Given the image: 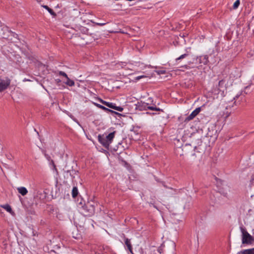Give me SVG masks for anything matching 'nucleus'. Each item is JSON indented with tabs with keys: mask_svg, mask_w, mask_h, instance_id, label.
Listing matches in <instances>:
<instances>
[{
	"mask_svg": "<svg viewBox=\"0 0 254 254\" xmlns=\"http://www.w3.org/2000/svg\"><path fill=\"white\" fill-rule=\"evenodd\" d=\"M96 205V203L94 201H89L84 206L82 207L81 212L85 216H91L95 212V207Z\"/></svg>",
	"mask_w": 254,
	"mask_h": 254,
	"instance_id": "obj_1",
	"label": "nucleus"
},
{
	"mask_svg": "<svg viewBox=\"0 0 254 254\" xmlns=\"http://www.w3.org/2000/svg\"><path fill=\"white\" fill-rule=\"evenodd\" d=\"M115 137V132H111L108 135H99L98 136V141L105 147L108 148L111 143Z\"/></svg>",
	"mask_w": 254,
	"mask_h": 254,
	"instance_id": "obj_2",
	"label": "nucleus"
},
{
	"mask_svg": "<svg viewBox=\"0 0 254 254\" xmlns=\"http://www.w3.org/2000/svg\"><path fill=\"white\" fill-rule=\"evenodd\" d=\"M240 229L242 234V243L247 244H251L253 241V237L244 228L241 227Z\"/></svg>",
	"mask_w": 254,
	"mask_h": 254,
	"instance_id": "obj_3",
	"label": "nucleus"
},
{
	"mask_svg": "<svg viewBox=\"0 0 254 254\" xmlns=\"http://www.w3.org/2000/svg\"><path fill=\"white\" fill-rule=\"evenodd\" d=\"M100 102L103 104L106 105L109 108L115 109L119 112H122L123 110V108L120 106H116L115 104L111 102H108L105 101L101 99H99Z\"/></svg>",
	"mask_w": 254,
	"mask_h": 254,
	"instance_id": "obj_4",
	"label": "nucleus"
},
{
	"mask_svg": "<svg viewBox=\"0 0 254 254\" xmlns=\"http://www.w3.org/2000/svg\"><path fill=\"white\" fill-rule=\"evenodd\" d=\"M59 75L65 78V80L64 81V83L69 86H73L75 84L74 81L69 79L67 75L64 71H60L59 72Z\"/></svg>",
	"mask_w": 254,
	"mask_h": 254,
	"instance_id": "obj_5",
	"label": "nucleus"
},
{
	"mask_svg": "<svg viewBox=\"0 0 254 254\" xmlns=\"http://www.w3.org/2000/svg\"><path fill=\"white\" fill-rule=\"evenodd\" d=\"M10 83V80L8 78L0 79V92L6 89Z\"/></svg>",
	"mask_w": 254,
	"mask_h": 254,
	"instance_id": "obj_6",
	"label": "nucleus"
},
{
	"mask_svg": "<svg viewBox=\"0 0 254 254\" xmlns=\"http://www.w3.org/2000/svg\"><path fill=\"white\" fill-rule=\"evenodd\" d=\"M148 103H143V106L144 108H146L152 111H160V109L154 106H149L148 105L150 104V102H152L153 101L152 99L151 98H149L147 99Z\"/></svg>",
	"mask_w": 254,
	"mask_h": 254,
	"instance_id": "obj_7",
	"label": "nucleus"
},
{
	"mask_svg": "<svg viewBox=\"0 0 254 254\" xmlns=\"http://www.w3.org/2000/svg\"><path fill=\"white\" fill-rule=\"evenodd\" d=\"M196 62L200 64L206 65L208 63V57L206 55L201 56L196 58Z\"/></svg>",
	"mask_w": 254,
	"mask_h": 254,
	"instance_id": "obj_8",
	"label": "nucleus"
},
{
	"mask_svg": "<svg viewBox=\"0 0 254 254\" xmlns=\"http://www.w3.org/2000/svg\"><path fill=\"white\" fill-rule=\"evenodd\" d=\"M201 109L200 107L196 108L192 113L186 118L187 121L192 120L200 112Z\"/></svg>",
	"mask_w": 254,
	"mask_h": 254,
	"instance_id": "obj_9",
	"label": "nucleus"
},
{
	"mask_svg": "<svg viewBox=\"0 0 254 254\" xmlns=\"http://www.w3.org/2000/svg\"><path fill=\"white\" fill-rule=\"evenodd\" d=\"M226 81V79H222L220 80L218 83V89L220 90V91H222L223 93H224L226 91V89L224 83H225Z\"/></svg>",
	"mask_w": 254,
	"mask_h": 254,
	"instance_id": "obj_10",
	"label": "nucleus"
},
{
	"mask_svg": "<svg viewBox=\"0 0 254 254\" xmlns=\"http://www.w3.org/2000/svg\"><path fill=\"white\" fill-rule=\"evenodd\" d=\"M18 192L22 196L26 195L28 193L27 189L24 187H20L17 188Z\"/></svg>",
	"mask_w": 254,
	"mask_h": 254,
	"instance_id": "obj_11",
	"label": "nucleus"
},
{
	"mask_svg": "<svg viewBox=\"0 0 254 254\" xmlns=\"http://www.w3.org/2000/svg\"><path fill=\"white\" fill-rule=\"evenodd\" d=\"M0 206L4 208L6 211L10 213L11 215H14V213L12 211L10 206L9 204L2 205Z\"/></svg>",
	"mask_w": 254,
	"mask_h": 254,
	"instance_id": "obj_12",
	"label": "nucleus"
},
{
	"mask_svg": "<svg viewBox=\"0 0 254 254\" xmlns=\"http://www.w3.org/2000/svg\"><path fill=\"white\" fill-rule=\"evenodd\" d=\"M124 241H125V243L127 247L128 250L129 251V252L131 253H132V247H131V243H130V240L125 237L124 238Z\"/></svg>",
	"mask_w": 254,
	"mask_h": 254,
	"instance_id": "obj_13",
	"label": "nucleus"
},
{
	"mask_svg": "<svg viewBox=\"0 0 254 254\" xmlns=\"http://www.w3.org/2000/svg\"><path fill=\"white\" fill-rule=\"evenodd\" d=\"M239 254H254V248L246 249L238 253Z\"/></svg>",
	"mask_w": 254,
	"mask_h": 254,
	"instance_id": "obj_14",
	"label": "nucleus"
},
{
	"mask_svg": "<svg viewBox=\"0 0 254 254\" xmlns=\"http://www.w3.org/2000/svg\"><path fill=\"white\" fill-rule=\"evenodd\" d=\"M122 67L125 68L126 69L134 70V67L132 64H122Z\"/></svg>",
	"mask_w": 254,
	"mask_h": 254,
	"instance_id": "obj_15",
	"label": "nucleus"
},
{
	"mask_svg": "<svg viewBox=\"0 0 254 254\" xmlns=\"http://www.w3.org/2000/svg\"><path fill=\"white\" fill-rule=\"evenodd\" d=\"M94 105L95 106H96V107H97L98 108H100V109H101L104 111H109V112H112V111L108 108H107L106 107L100 105V104H99L98 103H93Z\"/></svg>",
	"mask_w": 254,
	"mask_h": 254,
	"instance_id": "obj_16",
	"label": "nucleus"
},
{
	"mask_svg": "<svg viewBox=\"0 0 254 254\" xmlns=\"http://www.w3.org/2000/svg\"><path fill=\"white\" fill-rule=\"evenodd\" d=\"M224 79H226L227 81L224 84L226 90L227 88L230 86H231L232 85V81L231 80H229L228 78H225Z\"/></svg>",
	"mask_w": 254,
	"mask_h": 254,
	"instance_id": "obj_17",
	"label": "nucleus"
},
{
	"mask_svg": "<svg viewBox=\"0 0 254 254\" xmlns=\"http://www.w3.org/2000/svg\"><path fill=\"white\" fill-rule=\"evenodd\" d=\"M78 194V190L77 188L74 187L72 190V196L73 197L75 198Z\"/></svg>",
	"mask_w": 254,
	"mask_h": 254,
	"instance_id": "obj_18",
	"label": "nucleus"
},
{
	"mask_svg": "<svg viewBox=\"0 0 254 254\" xmlns=\"http://www.w3.org/2000/svg\"><path fill=\"white\" fill-rule=\"evenodd\" d=\"M155 71L159 75L165 74L166 73V70L163 68L156 70Z\"/></svg>",
	"mask_w": 254,
	"mask_h": 254,
	"instance_id": "obj_19",
	"label": "nucleus"
},
{
	"mask_svg": "<svg viewBox=\"0 0 254 254\" xmlns=\"http://www.w3.org/2000/svg\"><path fill=\"white\" fill-rule=\"evenodd\" d=\"M240 3V0H237L234 2V3L233 4V7L234 9H237L238 7V6H239Z\"/></svg>",
	"mask_w": 254,
	"mask_h": 254,
	"instance_id": "obj_20",
	"label": "nucleus"
},
{
	"mask_svg": "<svg viewBox=\"0 0 254 254\" xmlns=\"http://www.w3.org/2000/svg\"><path fill=\"white\" fill-rule=\"evenodd\" d=\"M50 165H51L53 167V169L55 170V171H57V169H56V165L54 163V162L53 160H51L50 161Z\"/></svg>",
	"mask_w": 254,
	"mask_h": 254,
	"instance_id": "obj_21",
	"label": "nucleus"
},
{
	"mask_svg": "<svg viewBox=\"0 0 254 254\" xmlns=\"http://www.w3.org/2000/svg\"><path fill=\"white\" fill-rule=\"evenodd\" d=\"M145 77H146V75H140V76H138L136 77L135 78L134 80L137 81V80H139V79H140L142 78H145Z\"/></svg>",
	"mask_w": 254,
	"mask_h": 254,
	"instance_id": "obj_22",
	"label": "nucleus"
},
{
	"mask_svg": "<svg viewBox=\"0 0 254 254\" xmlns=\"http://www.w3.org/2000/svg\"><path fill=\"white\" fill-rule=\"evenodd\" d=\"M187 56V54H183V55H182L181 56H180L179 58H177L176 59V61H178V60H181L182 59H184V58H185L186 56Z\"/></svg>",
	"mask_w": 254,
	"mask_h": 254,
	"instance_id": "obj_23",
	"label": "nucleus"
},
{
	"mask_svg": "<svg viewBox=\"0 0 254 254\" xmlns=\"http://www.w3.org/2000/svg\"><path fill=\"white\" fill-rule=\"evenodd\" d=\"M52 15L55 16L56 15V13L53 11V10L51 9V8H49L48 10H47Z\"/></svg>",
	"mask_w": 254,
	"mask_h": 254,
	"instance_id": "obj_24",
	"label": "nucleus"
},
{
	"mask_svg": "<svg viewBox=\"0 0 254 254\" xmlns=\"http://www.w3.org/2000/svg\"><path fill=\"white\" fill-rule=\"evenodd\" d=\"M97 24L98 25H100V26H103V25H104L105 24V23H97Z\"/></svg>",
	"mask_w": 254,
	"mask_h": 254,
	"instance_id": "obj_25",
	"label": "nucleus"
},
{
	"mask_svg": "<svg viewBox=\"0 0 254 254\" xmlns=\"http://www.w3.org/2000/svg\"><path fill=\"white\" fill-rule=\"evenodd\" d=\"M161 249L160 248H158V249L157 250V252H158V253H159V254H161Z\"/></svg>",
	"mask_w": 254,
	"mask_h": 254,
	"instance_id": "obj_26",
	"label": "nucleus"
},
{
	"mask_svg": "<svg viewBox=\"0 0 254 254\" xmlns=\"http://www.w3.org/2000/svg\"><path fill=\"white\" fill-rule=\"evenodd\" d=\"M43 7H44L47 10H48L49 8V7L47 5H43Z\"/></svg>",
	"mask_w": 254,
	"mask_h": 254,
	"instance_id": "obj_27",
	"label": "nucleus"
},
{
	"mask_svg": "<svg viewBox=\"0 0 254 254\" xmlns=\"http://www.w3.org/2000/svg\"><path fill=\"white\" fill-rule=\"evenodd\" d=\"M56 81L57 83H59L61 81V80L60 79H56Z\"/></svg>",
	"mask_w": 254,
	"mask_h": 254,
	"instance_id": "obj_28",
	"label": "nucleus"
},
{
	"mask_svg": "<svg viewBox=\"0 0 254 254\" xmlns=\"http://www.w3.org/2000/svg\"><path fill=\"white\" fill-rule=\"evenodd\" d=\"M135 64H136L135 65V66H137V64H138V63H136Z\"/></svg>",
	"mask_w": 254,
	"mask_h": 254,
	"instance_id": "obj_29",
	"label": "nucleus"
}]
</instances>
